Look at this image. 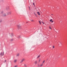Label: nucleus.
Segmentation results:
<instances>
[{"label":"nucleus","mask_w":67,"mask_h":67,"mask_svg":"<svg viewBox=\"0 0 67 67\" xmlns=\"http://www.w3.org/2000/svg\"><path fill=\"white\" fill-rule=\"evenodd\" d=\"M17 26L18 29H20L21 28V25H18Z\"/></svg>","instance_id":"1"},{"label":"nucleus","mask_w":67,"mask_h":67,"mask_svg":"<svg viewBox=\"0 0 67 67\" xmlns=\"http://www.w3.org/2000/svg\"><path fill=\"white\" fill-rule=\"evenodd\" d=\"M4 55V52H2L1 53V56H3Z\"/></svg>","instance_id":"2"},{"label":"nucleus","mask_w":67,"mask_h":67,"mask_svg":"<svg viewBox=\"0 0 67 67\" xmlns=\"http://www.w3.org/2000/svg\"><path fill=\"white\" fill-rule=\"evenodd\" d=\"M7 15H9V14H11V12H9L7 13Z\"/></svg>","instance_id":"3"},{"label":"nucleus","mask_w":67,"mask_h":67,"mask_svg":"<svg viewBox=\"0 0 67 67\" xmlns=\"http://www.w3.org/2000/svg\"><path fill=\"white\" fill-rule=\"evenodd\" d=\"M24 60H25V59H23L21 60V63H22L23 61H24Z\"/></svg>","instance_id":"4"},{"label":"nucleus","mask_w":67,"mask_h":67,"mask_svg":"<svg viewBox=\"0 0 67 67\" xmlns=\"http://www.w3.org/2000/svg\"><path fill=\"white\" fill-rule=\"evenodd\" d=\"M37 14L38 15H41V14H40V13L38 12H37Z\"/></svg>","instance_id":"5"},{"label":"nucleus","mask_w":67,"mask_h":67,"mask_svg":"<svg viewBox=\"0 0 67 67\" xmlns=\"http://www.w3.org/2000/svg\"><path fill=\"white\" fill-rule=\"evenodd\" d=\"M52 20H52V19H51L50 20V22H51L52 23L53 22H54V21H53Z\"/></svg>","instance_id":"6"},{"label":"nucleus","mask_w":67,"mask_h":67,"mask_svg":"<svg viewBox=\"0 0 67 67\" xmlns=\"http://www.w3.org/2000/svg\"><path fill=\"white\" fill-rule=\"evenodd\" d=\"M43 64H40V67H42V66H43Z\"/></svg>","instance_id":"7"},{"label":"nucleus","mask_w":67,"mask_h":67,"mask_svg":"<svg viewBox=\"0 0 67 67\" xmlns=\"http://www.w3.org/2000/svg\"><path fill=\"white\" fill-rule=\"evenodd\" d=\"M37 61H35V64L36 65V64H37Z\"/></svg>","instance_id":"8"},{"label":"nucleus","mask_w":67,"mask_h":67,"mask_svg":"<svg viewBox=\"0 0 67 67\" xmlns=\"http://www.w3.org/2000/svg\"><path fill=\"white\" fill-rule=\"evenodd\" d=\"M17 62V60H14V62L15 63H16Z\"/></svg>","instance_id":"9"},{"label":"nucleus","mask_w":67,"mask_h":67,"mask_svg":"<svg viewBox=\"0 0 67 67\" xmlns=\"http://www.w3.org/2000/svg\"><path fill=\"white\" fill-rule=\"evenodd\" d=\"M24 67H27V65L26 64H24Z\"/></svg>","instance_id":"10"},{"label":"nucleus","mask_w":67,"mask_h":67,"mask_svg":"<svg viewBox=\"0 0 67 67\" xmlns=\"http://www.w3.org/2000/svg\"><path fill=\"white\" fill-rule=\"evenodd\" d=\"M40 56L41 55H38L37 57V58H40Z\"/></svg>","instance_id":"11"},{"label":"nucleus","mask_w":67,"mask_h":67,"mask_svg":"<svg viewBox=\"0 0 67 67\" xmlns=\"http://www.w3.org/2000/svg\"><path fill=\"white\" fill-rule=\"evenodd\" d=\"M41 60V59L40 58H39V60H38V62H40Z\"/></svg>","instance_id":"12"},{"label":"nucleus","mask_w":67,"mask_h":67,"mask_svg":"<svg viewBox=\"0 0 67 67\" xmlns=\"http://www.w3.org/2000/svg\"><path fill=\"white\" fill-rule=\"evenodd\" d=\"M20 55V54L19 53H18L16 54V56H19Z\"/></svg>","instance_id":"13"},{"label":"nucleus","mask_w":67,"mask_h":67,"mask_svg":"<svg viewBox=\"0 0 67 67\" xmlns=\"http://www.w3.org/2000/svg\"><path fill=\"white\" fill-rule=\"evenodd\" d=\"M52 48L53 49H54V48H55V46H52Z\"/></svg>","instance_id":"14"},{"label":"nucleus","mask_w":67,"mask_h":67,"mask_svg":"<svg viewBox=\"0 0 67 67\" xmlns=\"http://www.w3.org/2000/svg\"><path fill=\"white\" fill-rule=\"evenodd\" d=\"M45 60H43L42 62V64H44V62H45Z\"/></svg>","instance_id":"15"},{"label":"nucleus","mask_w":67,"mask_h":67,"mask_svg":"<svg viewBox=\"0 0 67 67\" xmlns=\"http://www.w3.org/2000/svg\"><path fill=\"white\" fill-rule=\"evenodd\" d=\"M38 67H40V65L39 64H38L37 65Z\"/></svg>","instance_id":"16"},{"label":"nucleus","mask_w":67,"mask_h":67,"mask_svg":"<svg viewBox=\"0 0 67 67\" xmlns=\"http://www.w3.org/2000/svg\"><path fill=\"white\" fill-rule=\"evenodd\" d=\"M31 22H34V21L33 20H31Z\"/></svg>","instance_id":"17"},{"label":"nucleus","mask_w":67,"mask_h":67,"mask_svg":"<svg viewBox=\"0 0 67 67\" xmlns=\"http://www.w3.org/2000/svg\"><path fill=\"white\" fill-rule=\"evenodd\" d=\"M39 22L40 23V24H41V22L40 21H39Z\"/></svg>","instance_id":"18"},{"label":"nucleus","mask_w":67,"mask_h":67,"mask_svg":"<svg viewBox=\"0 0 67 67\" xmlns=\"http://www.w3.org/2000/svg\"><path fill=\"white\" fill-rule=\"evenodd\" d=\"M13 40V39H12L10 40L11 41H12Z\"/></svg>","instance_id":"19"},{"label":"nucleus","mask_w":67,"mask_h":67,"mask_svg":"<svg viewBox=\"0 0 67 67\" xmlns=\"http://www.w3.org/2000/svg\"><path fill=\"white\" fill-rule=\"evenodd\" d=\"M49 29H50V30H52V28H51V26L49 27Z\"/></svg>","instance_id":"20"},{"label":"nucleus","mask_w":67,"mask_h":67,"mask_svg":"<svg viewBox=\"0 0 67 67\" xmlns=\"http://www.w3.org/2000/svg\"><path fill=\"white\" fill-rule=\"evenodd\" d=\"M14 67H18V65H15Z\"/></svg>","instance_id":"21"},{"label":"nucleus","mask_w":67,"mask_h":67,"mask_svg":"<svg viewBox=\"0 0 67 67\" xmlns=\"http://www.w3.org/2000/svg\"><path fill=\"white\" fill-rule=\"evenodd\" d=\"M42 23L44 24V22H43L42 21Z\"/></svg>","instance_id":"22"},{"label":"nucleus","mask_w":67,"mask_h":67,"mask_svg":"<svg viewBox=\"0 0 67 67\" xmlns=\"http://www.w3.org/2000/svg\"><path fill=\"white\" fill-rule=\"evenodd\" d=\"M13 36V35H11V36Z\"/></svg>","instance_id":"23"},{"label":"nucleus","mask_w":67,"mask_h":67,"mask_svg":"<svg viewBox=\"0 0 67 67\" xmlns=\"http://www.w3.org/2000/svg\"><path fill=\"white\" fill-rule=\"evenodd\" d=\"M34 14L35 15H36V14H35V13H34Z\"/></svg>","instance_id":"24"},{"label":"nucleus","mask_w":67,"mask_h":67,"mask_svg":"<svg viewBox=\"0 0 67 67\" xmlns=\"http://www.w3.org/2000/svg\"><path fill=\"white\" fill-rule=\"evenodd\" d=\"M33 5H34V3H33Z\"/></svg>","instance_id":"25"},{"label":"nucleus","mask_w":67,"mask_h":67,"mask_svg":"<svg viewBox=\"0 0 67 67\" xmlns=\"http://www.w3.org/2000/svg\"><path fill=\"white\" fill-rule=\"evenodd\" d=\"M52 15H53V14H52Z\"/></svg>","instance_id":"26"},{"label":"nucleus","mask_w":67,"mask_h":67,"mask_svg":"<svg viewBox=\"0 0 67 67\" xmlns=\"http://www.w3.org/2000/svg\"><path fill=\"white\" fill-rule=\"evenodd\" d=\"M5 61L6 62V61L5 60Z\"/></svg>","instance_id":"27"}]
</instances>
